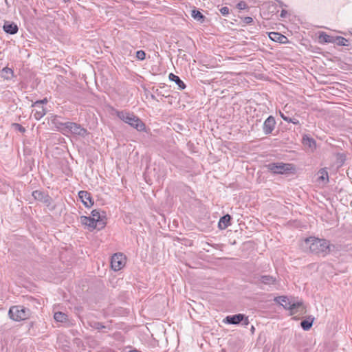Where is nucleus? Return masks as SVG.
I'll use <instances>...</instances> for the list:
<instances>
[{"label": "nucleus", "mask_w": 352, "mask_h": 352, "mask_svg": "<svg viewBox=\"0 0 352 352\" xmlns=\"http://www.w3.org/2000/svg\"><path fill=\"white\" fill-rule=\"evenodd\" d=\"M231 216L230 214H226L221 217L219 221V228L221 230L227 228L230 225Z\"/></svg>", "instance_id": "nucleus-17"}, {"label": "nucleus", "mask_w": 352, "mask_h": 352, "mask_svg": "<svg viewBox=\"0 0 352 352\" xmlns=\"http://www.w3.org/2000/svg\"><path fill=\"white\" fill-rule=\"evenodd\" d=\"M280 117L282 118V119H283V120H285V121H286V122H289V120L290 118H289V117H287V116H285V115H284V113H283L282 112H280Z\"/></svg>", "instance_id": "nucleus-36"}, {"label": "nucleus", "mask_w": 352, "mask_h": 352, "mask_svg": "<svg viewBox=\"0 0 352 352\" xmlns=\"http://www.w3.org/2000/svg\"><path fill=\"white\" fill-rule=\"evenodd\" d=\"M47 102V99L43 98V100H37L32 104V106H43L42 104H46Z\"/></svg>", "instance_id": "nucleus-30"}, {"label": "nucleus", "mask_w": 352, "mask_h": 352, "mask_svg": "<svg viewBox=\"0 0 352 352\" xmlns=\"http://www.w3.org/2000/svg\"><path fill=\"white\" fill-rule=\"evenodd\" d=\"M63 2H65V3H67V2L70 1V0H63Z\"/></svg>", "instance_id": "nucleus-39"}, {"label": "nucleus", "mask_w": 352, "mask_h": 352, "mask_svg": "<svg viewBox=\"0 0 352 352\" xmlns=\"http://www.w3.org/2000/svg\"><path fill=\"white\" fill-rule=\"evenodd\" d=\"M254 327L252 326V331H254Z\"/></svg>", "instance_id": "nucleus-41"}, {"label": "nucleus", "mask_w": 352, "mask_h": 352, "mask_svg": "<svg viewBox=\"0 0 352 352\" xmlns=\"http://www.w3.org/2000/svg\"><path fill=\"white\" fill-rule=\"evenodd\" d=\"M151 98H152L153 99H155V96H153V95H152V96H151Z\"/></svg>", "instance_id": "nucleus-40"}, {"label": "nucleus", "mask_w": 352, "mask_h": 352, "mask_svg": "<svg viewBox=\"0 0 352 352\" xmlns=\"http://www.w3.org/2000/svg\"><path fill=\"white\" fill-rule=\"evenodd\" d=\"M1 76L6 80H10L14 76V72L12 69L6 67L1 71Z\"/></svg>", "instance_id": "nucleus-22"}, {"label": "nucleus", "mask_w": 352, "mask_h": 352, "mask_svg": "<svg viewBox=\"0 0 352 352\" xmlns=\"http://www.w3.org/2000/svg\"><path fill=\"white\" fill-rule=\"evenodd\" d=\"M269 37L274 41L278 42L280 43H284V40H286L287 38L283 34L278 32H270L269 34Z\"/></svg>", "instance_id": "nucleus-19"}, {"label": "nucleus", "mask_w": 352, "mask_h": 352, "mask_svg": "<svg viewBox=\"0 0 352 352\" xmlns=\"http://www.w3.org/2000/svg\"><path fill=\"white\" fill-rule=\"evenodd\" d=\"M91 327L97 330H102L103 329H105L106 327L103 325L101 322H92L90 324Z\"/></svg>", "instance_id": "nucleus-28"}, {"label": "nucleus", "mask_w": 352, "mask_h": 352, "mask_svg": "<svg viewBox=\"0 0 352 352\" xmlns=\"http://www.w3.org/2000/svg\"><path fill=\"white\" fill-rule=\"evenodd\" d=\"M320 43H334V36L327 34L326 32H321L318 36Z\"/></svg>", "instance_id": "nucleus-20"}, {"label": "nucleus", "mask_w": 352, "mask_h": 352, "mask_svg": "<svg viewBox=\"0 0 352 352\" xmlns=\"http://www.w3.org/2000/svg\"><path fill=\"white\" fill-rule=\"evenodd\" d=\"M268 169L275 174H283L290 170L292 164L284 163H271L267 165Z\"/></svg>", "instance_id": "nucleus-8"}, {"label": "nucleus", "mask_w": 352, "mask_h": 352, "mask_svg": "<svg viewBox=\"0 0 352 352\" xmlns=\"http://www.w3.org/2000/svg\"><path fill=\"white\" fill-rule=\"evenodd\" d=\"M127 352H141V351H138L137 349H133V350H130V351H129Z\"/></svg>", "instance_id": "nucleus-38"}, {"label": "nucleus", "mask_w": 352, "mask_h": 352, "mask_svg": "<svg viewBox=\"0 0 352 352\" xmlns=\"http://www.w3.org/2000/svg\"><path fill=\"white\" fill-rule=\"evenodd\" d=\"M192 17L199 22H203L204 21L205 16L203 14L197 10H193L191 14Z\"/></svg>", "instance_id": "nucleus-25"}, {"label": "nucleus", "mask_w": 352, "mask_h": 352, "mask_svg": "<svg viewBox=\"0 0 352 352\" xmlns=\"http://www.w3.org/2000/svg\"><path fill=\"white\" fill-rule=\"evenodd\" d=\"M277 283L276 277L271 275H258L254 278V283L262 289L270 290L269 288Z\"/></svg>", "instance_id": "nucleus-4"}, {"label": "nucleus", "mask_w": 352, "mask_h": 352, "mask_svg": "<svg viewBox=\"0 0 352 352\" xmlns=\"http://www.w3.org/2000/svg\"><path fill=\"white\" fill-rule=\"evenodd\" d=\"M169 79L171 81H174L179 87V88L182 90L186 88L185 83L179 78V76L170 73L169 74Z\"/></svg>", "instance_id": "nucleus-21"}, {"label": "nucleus", "mask_w": 352, "mask_h": 352, "mask_svg": "<svg viewBox=\"0 0 352 352\" xmlns=\"http://www.w3.org/2000/svg\"><path fill=\"white\" fill-rule=\"evenodd\" d=\"M318 174L320 175L318 177V180H320L324 183H327L329 182V176L327 170L324 169H321L319 170Z\"/></svg>", "instance_id": "nucleus-26"}, {"label": "nucleus", "mask_w": 352, "mask_h": 352, "mask_svg": "<svg viewBox=\"0 0 352 352\" xmlns=\"http://www.w3.org/2000/svg\"><path fill=\"white\" fill-rule=\"evenodd\" d=\"M220 12L221 13L222 15L223 16H227L228 14H229V8L226 6L225 7H222L220 10H219Z\"/></svg>", "instance_id": "nucleus-32"}, {"label": "nucleus", "mask_w": 352, "mask_h": 352, "mask_svg": "<svg viewBox=\"0 0 352 352\" xmlns=\"http://www.w3.org/2000/svg\"><path fill=\"white\" fill-rule=\"evenodd\" d=\"M340 46H348L349 41L342 36H334V43Z\"/></svg>", "instance_id": "nucleus-24"}, {"label": "nucleus", "mask_w": 352, "mask_h": 352, "mask_svg": "<svg viewBox=\"0 0 352 352\" xmlns=\"http://www.w3.org/2000/svg\"><path fill=\"white\" fill-rule=\"evenodd\" d=\"M305 245L312 253L322 256L327 255L331 251V248H334V245H331L328 240L314 236L306 239Z\"/></svg>", "instance_id": "nucleus-1"}, {"label": "nucleus", "mask_w": 352, "mask_h": 352, "mask_svg": "<svg viewBox=\"0 0 352 352\" xmlns=\"http://www.w3.org/2000/svg\"><path fill=\"white\" fill-rule=\"evenodd\" d=\"M125 265V256L122 253L114 254L111 260V268L114 271L121 270Z\"/></svg>", "instance_id": "nucleus-10"}, {"label": "nucleus", "mask_w": 352, "mask_h": 352, "mask_svg": "<svg viewBox=\"0 0 352 352\" xmlns=\"http://www.w3.org/2000/svg\"><path fill=\"white\" fill-rule=\"evenodd\" d=\"M64 129L68 132L71 133L72 134H74L75 135H78L80 137H85L88 134L87 130L85 128H83L80 124L72 122H65L64 124Z\"/></svg>", "instance_id": "nucleus-5"}, {"label": "nucleus", "mask_w": 352, "mask_h": 352, "mask_svg": "<svg viewBox=\"0 0 352 352\" xmlns=\"http://www.w3.org/2000/svg\"><path fill=\"white\" fill-rule=\"evenodd\" d=\"M281 302V305L286 309H289L292 311V314L296 313V309L302 305L300 302H291L289 299L286 296L279 297Z\"/></svg>", "instance_id": "nucleus-11"}, {"label": "nucleus", "mask_w": 352, "mask_h": 352, "mask_svg": "<svg viewBox=\"0 0 352 352\" xmlns=\"http://www.w3.org/2000/svg\"><path fill=\"white\" fill-rule=\"evenodd\" d=\"M116 116L138 131H145L146 126L144 123L134 113L125 111H118Z\"/></svg>", "instance_id": "nucleus-2"}, {"label": "nucleus", "mask_w": 352, "mask_h": 352, "mask_svg": "<svg viewBox=\"0 0 352 352\" xmlns=\"http://www.w3.org/2000/svg\"><path fill=\"white\" fill-rule=\"evenodd\" d=\"M223 322L230 324H239L243 322L242 324L244 326H247L249 324L248 318L242 314L228 316L225 318Z\"/></svg>", "instance_id": "nucleus-7"}, {"label": "nucleus", "mask_w": 352, "mask_h": 352, "mask_svg": "<svg viewBox=\"0 0 352 352\" xmlns=\"http://www.w3.org/2000/svg\"><path fill=\"white\" fill-rule=\"evenodd\" d=\"M276 120L274 117L270 116L264 122L263 131L265 135H270L275 129Z\"/></svg>", "instance_id": "nucleus-12"}, {"label": "nucleus", "mask_w": 352, "mask_h": 352, "mask_svg": "<svg viewBox=\"0 0 352 352\" xmlns=\"http://www.w3.org/2000/svg\"><path fill=\"white\" fill-rule=\"evenodd\" d=\"M3 29L6 33L10 34H16L19 30L17 25L14 22H6L3 26Z\"/></svg>", "instance_id": "nucleus-15"}, {"label": "nucleus", "mask_w": 352, "mask_h": 352, "mask_svg": "<svg viewBox=\"0 0 352 352\" xmlns=\"http://www.w3.org/2000/svg\"><path fill=\"white\" fill-rule=\"evenodd\" d=\"M78 196L85 207H91L94 204V201L89 192L85 190H81L78 192Z\"/></svg>", "instance_id": "nucleus-13"}, {"label": "nucleus", "mask_w": 352, "mask_h": 352, "mask_svg": "<svg viewBox=\"0 0 352 352\" xmlns=\"http://www.w3.org/2000/svg\"><path fill=\"white\" fill-rule=\"evenodd\" d=\"M14 126L15 129L19 131L20 132L24 133L25 131V129L19 124L15 123L14 124Z\"/></svg>", "instance_id": "nucleus-33"}, {"label": "nucleus", "mask_w": 352, "mask_h": 352, "mask_svg": "<svg viewBox=\"0 0 352 352\" xmlns=\"http://www.w3.org/2000/svg\"><path fill=\"white\" fill-rule=\"evenodd\" d=\"M313 321L314 319L302 320L300 322V326L305 331H308L311 329L313 324Z\"/></svg>", "instance_id": "nucleus-27"}, {"label": "nucleus", "mask_w": 352, "mask_h": 352, "mask_svg": "<svg viewBox=\"0 0 352 352\" xmlns=\"http://www.w3.org/2000/svg\"><path fill=\"white\" fill-rule=\"evenodd\" d=\"M36 107L35 112L34 113V117L36 120H41L45 114L46 109L43 107V106H33Z\"/></svg>", "instance_id": "nucleus-18"}, {"label": "nucleus", "mask_w": 352, "mask_h": 352, "mask_svg": "<svg viewBox=\"0 0 352 352\" xmlns=\"http://www.w3.org/2000/svg\"><path fill=\"white\" fill-rule=\"evenodd\" d=\"M248 7L247 3L245 1H241L236 5V8L239 10L246 9Z\"/></svg>", "instance_id": "nucleus-31"}, {"label": "nucleus", "mask_w": 352, "mask_h": 352, "mask_svg": "<svg viewBox=\"0 0 352 352\" xmlns=\"http://www.w3.org/2000/svg\"><path fill=\"white\" fill-rule=\"evenodd\" d=\"M287 13V11H286V10H283L281 11L280 14V17H283H283H285V16H286Z\"/></svg>", "instance_id": "nucleus-37"}, {"label": "nucleus", "mask_w": 352, "mask_h": 352, "mask_svg": "<svg viewBox=\"0 0 352 352\" xmlns=\"http://www.w3.org/2000/svg\"><path fill=\"white\" fill-rule=\"evenodd\" d=\"M243 21L246 24H250L253 22V19L250 16H245Z\"/></svg>", "instance_id": "nucleus-34"}, {"label": "nucleus", "mask_w": 352, "mask_h": 352, "mask_svg": "<svg viewBox=\"0 0 352 352\" xmlns=\"http://www.w3.org/2000/svg\"><path fill=\"white\" fill-rule=\"evenodd\" d=\"M8 315L12 320L20 322L29 319L32 316V311L23 305H14L10 307Z\"/></svg>", "instance_id": "nucleus-3"}, {"label": "nucleus", "mask_w": 352, "mask_h": 352, "mask_svg": "<svg viewBox=\"0 0 352 352\" xmlns=\"http://www.w3.org/2000/svg\"><path fill=\"white\" fill-rule=\"evenodd\" d=\"M136 57L141 60H143L146 58V53L143 50H139L136 52Z\"/></svg>", "instance_id": "nucleus-29"}, {"label": "nucleus", "mask_w": 352, "mask_h": 352, "mask_svg": "<svg viewBox=\"0 0 352 352\" xmlns=\"http://www.w3.org/2000/svg\"><path fill=\"white\" fill-rule=\"evenodd\" d=\"M289 123H293L294 124H300V122L298 119L295 118H291L289 119Z\"/></svg>", "instance_id": "nucleus-35"}, {"label": "nucleus", "mask_w": 352, "mask_h": 352, "mask_svg": "<svg viewBox=\"0 0 352 352\" xmlns=\"http://www.w3.org/2000/svg\"><path fill=\"white\" fill-rule=\"evenodd\" d=\"M302 144L305 147L309 148L311 151H314L316 147V142L312 138L305 135L302 137Z\"/></svg>", "instance_id": "nucleus-16"}, {"label": "nucleus", "mask_w": 352, "mask_h": 352, "mask_svg": "<svg viewBox=\"0 0 352 352\" xmlns=\"http://www.w3.org/2000/svg\"><path fill=\"white\" fill-rule=\"evenodd\" d=\"M32 197L34 199L45 204L50 210H54L55 208L54 206L52 205V197L45 192L41 190H34L32 192Z\"/></svg>", "instance_id": "nucleus-6"}, {"label": "nucleus", "mask_w": 352, "mask_h": 352, "mask_svg": "<svg viewBox=\"0 0 352 352\" xmlns=\"http://www.w3.org/2000/svg\"><path fill=\"white\" fill-rule=\"evenodd\" d=\"M94 219H91V217L81 216L80 223L85 226L90 231L94 229L98 230V226L96 222L94 221Z\"/></svg>", "instance_id": "nucleus-14"}, {"label": "nucleus", "mask_w": 352, "mask_h": 352, "mask_svg": "<svg viewBox=\"0 0 352 352\" xmlns=\"http://www.w3.org/2000/svg\"><path fill=\"white\" fill-rule=\"evenodd\" d=\"M105 212L100 211L99 210H94L91 211V219H94V221L96 222L98 230L102 229L106 226L107 223L105 221Z\"/></svg>", "instance_id": "nucleus-9"}, {"label": "nucleus", "mask_w": 352, "mask_h": 352, "mask_svg": "<svg viewBox=\"0 0 352 352\" xmlns=\"http://www.w3.org/2000/svg\"><path fill=\"white\" fill-rule=\"evenodd\" d=\"M54 318L56 322H65L68 320V316L65 313L58 311L54 314Z\"/></svg>", "instance_id": "nucleus-23"}]
</instances>
